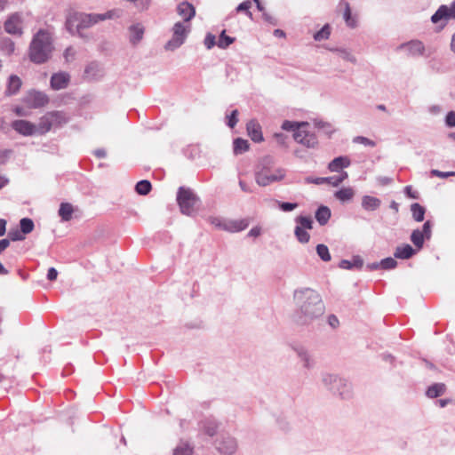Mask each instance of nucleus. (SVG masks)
<instances>
[{"label":"nucleus","instance_id":"f257e3e1","mask_svg":"<svg viewBox=\"0 0 455 455\" xmlns=\"http://www.w3.org/2000/svg\"><path fill=\"white\" fill-rule=\"evenodd\" d=\"M293 299L296 310L292 320L297 325H308L325 312V306L321 295L313 289H296L293 292Z\"/></svg>","mask_w":455,"mask_h":455},{"label":"nucleus","instance_id":"f03ea898","mask_svg":"<svg viewBox=\"0 0 455 455\" xmlns=\"http://www.w3.org/2000/svg\"><path fill=\"white\" fill-rule=\"evenodd\" d=\"M53 49L49 30H37L29 45V59L36 64H44L51 58Z\"/></svg>","mask_w":455,"mask_h":455},{"label":"nucleus","instance_id":"7ed1b4c3","mask_svg":"<svg viewBox=\"0 0 455 455\" xmlns=\"http://www.w3.org/2000/svg\"><path fill=\"white\" fill-rule=\"evenodd\" d=\"M113 12L106 13H86L77 11H69L66 15V28H89L99 24L100 21L111 19Z\"/></svg>","mask_w":455,"mask_h":455},{"label":"nucleus","instance_id":"20e7f679","mask_svg":"<svg viewBox=\"0 0 455 455\" xmlns=\"http://www.w3.org/2000/svg\"><path fill=\"white\" fill-rule=\"evenodd\" d=\"M323 386L333 395L342 400H349L352 395L351 384L339 375L324 373L322 376Z\"/></svg>","mask_w":455,"mask_h":455},{"label":"nucleus","instance_id":"39448f33","mask_svg":"<svg viewBox=\"0 0 455 455\" xmlns=\"http://www.w3.org/2000/svg\"><path fill=\"white\" fill-rule=\"evenodd\" d=\"M176 200L180 212L188 216L196 214L201 205L200 198L191 188L186 187L179 188Z\"/></svg>","mask_w":455,"mask_h":455},{"label":"nucleus","instance_id":"423d86ee","mask_svg":"<svg viewBox=\"0 0 455 455\" xmlns=\"http://www.w3.org/2000/svg\"><path fill=\"white\" fill-rule=\"evenodd\" d=\"M452 20H455V0L450 5H441L431 17L433 23H440L443 27Z\"/></svg>","mask_w":455,"mask_h":455},{"label":"nucleus","instance_id":"0eeeda50","mask_svg":"<svg viewBox=\"0 0 455 455\" xmlns=\"http://www.w3.org/2000/svg\"><path fill=\"white\" fill-rule=\"evenodd\" d=\"M432 235V222L427 220L423 226L422 230L414 229L410 236L411 243L417 250H420L424 246L425 240H429Z\"/></svg>","mask_w":455,"mask_h":455},{"label":"nucleus","instance_id":"6e6552de","mask_svg":"<svg viewBox=\"0 0 455 455\" xmlns=\"http://www.w3.org/2000/svg\"><path fill=\"white\" fill-rule=\"evenodd\" d=\"M23 102L32 108H38L45 106L49 102V97L42 92L30 90L23 98Z\"/></svg>","mask_w":455,"mask_h":455},{"label":"nucleus","instance_id":"1a4fd4ad","mask_svg":"<svg viewBox=\"0 0 455 455\" xmlns=\"http://www.w3.org/2000/svg\"><path fill=\"white\" fill-rule=\"evenodd\" d=\"M285 177V170L278 168L274 173L255 172V180L260 187H266L273 182L280 181Z\"/></svg>","mask_w":455,"mask_h":455},{"label":"nucleus","instance_id":"9d476101","mask_svg":"<svg viewBox=\"0 0 455 455\" xmlns=\"http://www.w3.org/2000/svg\"><path fill=\"white\" fill-rule=\"evenodd\" d=\"M215 447L220 453L231 455L235 452L237 443L234 437L228 435H221L220 437L216 440Z\"/></svg>","mask_w":455,"mask_h":455},{"label":"nucleus","instance_id":"9b49d317","mask_svg":"<svg viewBox=\"0 0 455 455\" xmlns=\"http://www.w3.org/2000/svg\"><path fill=\"white\" fill-rule=\"evenodd\" d=\"M31 16L28 12H14L4 22V28H20L28 26Z\"/></svg>","mask_w":455,"mask_h":455},{"label":"nucleus","instance_id":"f8f14e48","mask_svg":"<svg viewBox=\"0 0 455 455\" xmlns=\"http://www.w3.org/2000/svg\"><path fill=\"white\" fill-rule=\"evenodd\" d=\"M12 128L23 136H32L37 132L36 124L24 119L14 120L12 123Z\"/></svg>","mask_w":455,"mask_h":455},{"label":"nucleus","instance_id":"ddd939ff","mask_svg":"<svg viewBox=\"0 0 455 455\" xmlns=\"http://www.w3.org/2000/svg\"><path fill=\"white\" fill-rule=\"evenodd\" d=\"M293 351L296 353L297 356L303 363V367L306 369H312L315 365V361L313 358L309 350L302 346V345H294L292 346Z\"/></svg>","mask_w":455,"mask_h":455},{"label":"nucleus","instance_id":"4468645a","mask_svg":"<svg viewBox=\"0 0 455 455\" xmlns=\"http://www.w3.org/2000/svg\"><path fill=\"white\" fill-rule=\"evenodd\" d=\"M213 223L223 230L234 233L240 232L247 228L250 221L248 219H243L238 220H229L225 223H221L220 221H218V223Z\"/></svg>","mask_w":455,"mask_h":455},{"label":"nucleus","instance_id":"2eb2a0df","mask_svg":"<svg viewBox=\"0 0 455 455\" xmlns=\"http://www.w3.org/2000/svg\"><path fill=\"white\" fill-rule=\"evenodd\" d=\"M190 30H174V34L171 40H169L165 45L164 49L166 51H174L182 45L188 36V32Z\"/></svg>","mask_w":455,"mask_h":455},{"label":"nucleus","instance_id":"dca6fc26","mask_svg":"<svg viewBox=\"0 0 455 455\" xmlns=\"http://www.w3.org/2000/svg\"><path fill=\"white\" fill-rule=\"evenodd\" d=\"M69 75L65 72L55 73L52 76L50 80L51 87L53 90L65 89L69 83Z\"/></svg>","mask_w":455,"mask_h":455},{"label":"nucleus","instance_id":"f3484780","mask_svg":"<svg viewBox=\"0 0 455 455\" xmlns=\"http://www.w3.org/2000/svg\"><path fill=\"white\" fill-rule=\"evenodd\" d=\"M201 425L203 432L208 436L212 437L217 434L221 423L216 419L210 417L204 419Z\"/></svg>","mask_w":455,"mask_h":455},{"label":"nucleus","instance_id":"a211bd4d","mask_svg":"<svg viewBox=\"0 0 455 455\" xmlns=\"http://www.w3.org/2000/svg\"><path fill=\"white\" fill-rule=\"evenodd\" d=\"M248 135L254 142H261L264 140L260 125L255 121L251 120L246 124Z\"/></svg>","mask_w":455,"mask_h":455},{"label":"nucleus","instance_id":"6ab92c4d","mask_svg":"<svg viewBox=\"0 0 455 455\" xmlns=\"http://www.w3.org/2000/svg\"><path fill=\"white\" fill-rule=\"evenodd\" d=\"M418 250L414 249L409 243H403L401 246H397L394 252V256L395 259H409L417 254Z\"/></svg>","mask_w":455,"mask_h":455},{"label":"nucleus","instance_id":"aec40b11","mask_svg":"<svg viewBox=\"0 0 455 455\" xmlns=\"http://www.w3.org/2000/svg\"><path fill=\"white\" fill-rule=\"evenodd\" d=\"M351 161L347 156H339L331 160L328 164V169L333 172H339L344 168L350 165Z\"/></svg>","mask_w":455,"mask_h":455},{"label":"nucleus","instance_id":"412c9836","mask_svg":"<svg viewBox=\"0 0 455 455\" xmlns=\"http://www.w3.org/2000/svg\"><path fill=\"white\" fill-rule=\"evenodd\" d=\"M177 12L184 21H189L196 14L194 6L188 2L180 3L177 6Z\"/></svg>","mask_w":455,"mask_h":455},{"label":"nucleus","instance_id":"4be33fe9","mask_svg":"<svg viewBox=\"0 0 455 455\" xmlns=\"http://www.w3.org/2000/svg\"><path fill=\"white\" fill-rule=\"evenodd\" d=\"M331 217V209L326 205H320L315 212V219L320 226H325L330 220Z\"/></svg>","mask_w":455,"mask_h":455},{"label":"nucleus","instance_id":"5701e85b","mask_svg":"<svg viewBox=\"0 0 455 455\" xmlns=\"http://www.w3.org/2000/svg\"><path fill=\"white\" fill-rule=\"evenodd\" d=\"M22 84L21 79L16 75H11L8 78L5 94L8 96L15 95Z\"/></svg>","mask_w":455,"mask_h":455},{"label":"nucleus","instance_id":"b1692460","mask_svg":"<svg viewBox=\"0 0 455 455\" xmlns=\"http://www.w3.org/2000/svg\"><path fill=\"white\" fill-rule=\"evenodd\" d=\"M339 7L343 11V18L346 21L347 26L350 28L356 27L358 25L357 20L355 17L352 16L349 4L346 1H341L339 3Z\"/></svg>","mask_w":455,"mask_h":455},{"label":"nucleus","instance_id":"393cba45","mask_svg":"<svg viewBox=\"0 0 455 455\" xmlns=\"http://www.w3.org/2000/svg\"><path fill=\"white\" fill-rule=\"evenodd\" d=\"M447 387L444 383L437 382L430 385L426 390V395L429 398H437L446 392Z\"/></svg>","mask_w":455,"mask_h":455},{"label":"nucleus","instance_id":"a878e982","mask_svg":"<svg viewBox=\"0 0 455 455\" xmlns=\"http://www.w3.org/2000/svg\"><path fill=\"white\" fill-rule=\"evenodd\" d=\"M363 266V259L359 255H355L352 260L342 259L340 260L339 267L343 269L357 268L361 269Z\"/></svg>","mask_w":455,"mask_h":455},{"label":"nucleus","instance_id":"bb28decb","mask_svg":"<svg viewBox=\"0 0 455 455\" xmlns=\"http://www.w3.org/2000/svg\"><path fill=\"white\" fill-rule=\"evenodd\" d=\"M48 116L51 117L53 126H61L67 124L69 120V117L64 111H49Z\"/></svg>","mask_w":455,"mask_h":455},{"label":"nucleus","instance_id":"cd10ccee","mask_svg":"<svg viewBox=\"0 0 455 455\" xmlns=\"http://www.w3.org/2000/svg\"><path fill=\"white\" fill-rule=\"evenodd\" d=\"M381 204L380 199L371 196H363L362 198V207L366 211H376Z\"/></svg>","mask_w":455,"mask_h":455},{"label":"nucleus","instance_id":"c85d7f7f","mask_svg":"<svg viewBox=\"0 0 455 455\" xmlns=\"http://www.w3.org/2000/svg\"><path fill=\"white\" fill-rule=\"evenodd\" d=\"M249 148L250 143L247 140L237 137L233 140V152L235 156L245 153Z\"/></svg>","mask_w":455,"mask_h":455},{"label":"nucleus","instance_id":"c756f323","mask_svg":"<svg viewBox=\"0 0 455 455\" xmlns=\"http://www.w3.org/2000/svg\"><path fill=\"white\" fill-rule=\"evenodd\" d=\"M74 212L73 205L70 203H61L58 211L61 221L67 222L72 219Z\"/></svg>","mask_w":455,"mask_h":455},{"label":"nucleus","instance_id":"7c9ffc66","mask_svg":"<svg viewBox=\"0 0 455 455\" xmlns=\"http://www.w3.org/2000/svg\"><path fill=\"white\" fill-rule=\"evenodd\" d=\"M355 196V191L352 188H341L339 190L335 191L334 196L339 201L345 203L350 201Z\"/></svg>","mask_w":455,"mask_h":455},{"label":"nucleus","instance_id":"2f4dec72","mask_svg":"<svg viewBox=\"0 0 455 455\" xmlns=\"http://www.w3.org/2000/svg\"><path fill=\"white\" fill-rule=\"evenodd\" d=\"M52 126H53L52 122L51 120V117L48 116V112H47L44 116H43L40 118L39 123L36 125V128H37L36 133L44 134V133L48 132Z\"/></svg>","mask_w":455,"mask_h":455},{"label":"nucleus","instance_id":"473e14b6","mask_svg":"<svg viewBox=\"0 0 455 455\" xmlns=\"http://www.w3.org/2000/svg\"><path fill=\"white\" fill-rule=\"evenodd\" d=\"M401 47L407 49L409 51V52L413 55L422 54V52L424 51L423 44L418 40H412L407 44H403L401 45Z\"/></svg>","mask_w":455,"mask_h":455},{"label":"nucleus","instance_id":"72a5a7b5","mask_svg":"<svg viewBox=\"0 0 455 455\" xmlns=\"http://www.w3.org/2000/svg\"><path fill=\"white\" fill-rule=\"evenodd\" d=\"M411 212L415 221L421 222L424 220L426 213V208L424 206L419 203H414L411 205Z\"/></svg>","mask_w":455,"mask_h":455},{"label":"nucleus","instance_id":"f704fd0d","mask_svg":"<svg viewBox=\"0 0 455 455\" xmlns=\"http://www.w3.org/2000/svg\"><path fill=\"white\" fill-rule=\"evenodd\" d=\"M194 447L185 441H180V443L173 450V455H192Z\"/></svg>","mask_w":455,"mask_h":455},{"label":"nucleus","instance_id":"c9c22d12","mask_svg":"<svg viewBox=\"0 0 455 455\" xmlns=\"http://www.w3.org/2000/svg\"><path fill=\"white\" fill-rule=\"evenodd\" d=\"M152 190L151 182L148 180H141L135 185V192L140 196H147Z\"/></svg>","mask_w":455,"mask_h":455},{"label":"nucleus","instance_id":"e433bc0d","mask_svg":"<svg viewBox=\"0 0 455 455\" xmlns=\"http://www.w3.org/2000/svg\"><path fill=\"white\" fill-rule=\"evenodd\" d=\"M309 124L307 122H296V121H289L285 120L282 124V129L287 132H294L299 128H304L308 126Z\"/></svg>","mask_w":455,"mask_h":455},{"label":"nucleus","instance_id":"4c0bfd02","mask_svg":"<svg viewBox=\"0 0 455 455\" xmlns=\"http://www.w3.org/2000/svg\"><path fill=\"white\" fill-rule=\"evenodd\" d=\"M302 145L307 148H315L318 145V140L314 132H307L303 135Z\"/></svg>","mask_w":455,"mask_h":455},{"label":"nucleus","instance_id":"58836bf2","mask_svg":"<svg viewBox=\"0 0 455 455\" xmlns=\"http://www.w3.org/2000/svg\"><path fill=\"white\" fill-rule=\"evenodd\" d=\"M295 221H296L298 227H300L307 230L313 229L314 221H313V219L311 216L299 215V216L296 217Z\"/></svg>","mask_w":455,"mask_h":455},{"label":"nucleus","instance_id":"ea45409f","mask_svg":"<svg viewBox=\"0 0 455 455\" xmlns=\"http://www.w3.org/2000/svg\"><path fill=\"white\" fill-rule=\"evenodd\" d=\"M0 49L5 54H12L14 52L15 46L12 40L9 37H3L0 36Z\"/></svg>","mask_w":455,"mask_h":455},{"label":"nucleus","instance_id":"a19ab883","mask_svg":"<svg viewBox=\"0 0 455 455\" xmlns=\"http://www.w3.org/2000/svg\"><path fill=\"white\" fill-rule=\"evenodd\" d=\"M35 228V224L32 219L25 217L20 220V229L26 235L30 234Z\"/></svg>","mask_w":455,"mask_h":455},{"label":"nucleus","instance_id":"79ce46f5","mask_svg":"<svg viewBox=\"0 0 455 455\" xmlns=\"http://www.w3.org/2000/svg\"><path fill=\"white\" fill-rule=\"evenodd\" d=\"M314 124L315 128H317L319 131H322L329 138L334 132L332 125L328 122H324L322 120H315Z\"/></svg>","mask_w":455,"mask_h":455},{"label":"nucleus","instance_id":"37998d69","mask_svg":"<svg viewBox=\"0 0 455 455\" xmlns=\"http://www.w3.org/2000/svg\"><path fill=\"white\" fill-rule=\"evenodd\" d=\"M316 253L318 257L324 262H328L331 259V253L329 251V248L323 244L319 243L315 247Z\"/></svg>","mask_w":455,"mask_h":455},{"label":"nucleus","instance_id":"c03bdc74","mask_svg":"<svg viewBox=\"0 0 455 455\" xmlns=\"http://www.w3.org/2000/svg\"><path fill=\"white\" fill-rule=\"evenodd\" d=\"M226 31L227 30H221L219 36L217 45L221 49L228 48L235 41V37L226 35Z\"/></svg>","mask_w":455,"mask_h":455},{"label":"nucleus","instance_id":"a18cd8bd","mask_svg":"<svg viewBox=\"0 0 455 455\" xmlns=\"http://www.w3.org/2000/svg\"><path fill=\"white\" fill-rule=\"evenodd\" d=\"M294 235L297 240L301 243H307L310 240L309 233L307 231V229H304L300 227H295Z\"/></svg>","mask_w":455,"mask_h":455},{"label":"nucleus","instance_id":"49530a36","mask_svg":"<svg viewBox=\"0 0 455 455\" xmlns=\"http://www.w3.org/2000/svg\"><path fill=\"white\" fill-rule=\"evenodd\" d=\"M329 49L330 51H332V52H335L339 54V56L347 60V61H349V62H352V63H355L356 62V59L347 50V49H343V48H327Z\"/></svg>","mask_w":455,"mask_h":455},{"label":"nucleus","instance_id":"de8ad7c7","mask_svg":"<svg viewBox=\"0 0 455 455\" xmlns=\"http://www.w3.org/2000/svg\"><path fill=\"white\" fill-rule=\"evenodd\" d=\"M239 112L237 109H234L230 114L226 115V124L233 129L238 123Z\"/></svg>","mask_w":455,"mask_h":455},{"label":"nucleus","instance_id":"09e8293b","mask_svg":"<svg viewBox=\"0 0 455 455\" xmlns=\"http://www.w3.org/2000/svg\"><path fill=\"white\" fill-rule=\"evenodd\" d=\"M397 264V261L392 257L385 258L379 262V265L381 266V269L384 270L394 269L396 267Z\"/></svg>","mask_w":455,"mask_h":455},{"label":"nucleus","instance_id":"8fccbe9b","mask_svg":"<svg viewBox=\"0 0 455 455\" xmlns=\"http://www.w3.org/2000/svg\"><path fill=\"white\" fill-rule=\"evenodd\" d=\"M276 204L278 205V208L284 212H289L294 211L296 208H298L299 204L298 203H291V202H282V201H276Z\"/></svg>","mask_w":455,"mask_h":455},{"label":"nucleus","instance_id":"3c124183","mask_svg":"<svg viewBox=\"0 0 455 455\" xmlns=\"http://www.w3.org/2000/svg\"><path fill=\"white\" fill-rule=\"evenodd\" d=\"M132 33L129 36L130 43L132 45H137L143 38L145 30H131Z\"/></svg>","mask_w":455,"mask_h":455},{"label":"nucleus","instance_id":"603ef678","mask_svg":"<svg viewBox=\"0 0 455 455\" xmlns=\"http://www.w3.org/2000/svg\"><path fill=\"white\" fill-rule=\"evenodd\" d=\"M7 239H9L10 242L22 241L25 239V235L20 231V229H12L9 231Z\"/></svg>","mask_w":455,"mask_h":455},{"label":"nucleus","instance_id":"864d4df0","mask_svg":"<svg viewBox=\"0 0 455 455\" xmlns=\"http://www.w3.org/2000/svg\"><path fill=\"white\" fill-rule=\"evenodd\" d=\"M98 67L99 66L96 62L89 63L84 69V74L88 76H96L98 72Z\"/></svg>","mask_w":455,"mask_h":455},{"label":"nucleus","instance_id":"5fc2aeb1","mask_svg":"<svg viewBox=\"0 0 455 455\" xmlns=\"http://www.w3.org/2000/svg\"><path fill=\"white\" fill-rule=\"evenodd\" d=\"M275 164V159L271 156H265L259 160V167L271 168Z\"/></svg>","mask_w":455,"mask_h":455},{"label":"nucleus","instance_id":"6e6d98bb","mask_svg":"<svg viewBox=\"0 0 455 455\" xmlns=\"http://www.w3.org/2000/svg\"><path fill=\"white\" fill-rule=\"evenodd\" d=\"M430 175L435 177H439L442 179H446L449 177L455 176V172H441L436 169H433L430 171Z\"/></svg>","mask_w":455,"mask_h":455},{"label":"nucleus","instance_id":"4d7b16f0","mask_svg":"<svg viewBox=\"0 0 455 455\" xmlns=\"http://www.w3.org/2000/svg\"><path fill=\"white\" fill-rule=\"evenodd\" d=\"M204 43L207 49H212L213 46L217 45L218 40H216V36L214 35L208 33Z\"/></svg>","mask_w":455,"mask_h":455},{"label":"nucleus","instance_id":"13d9d810","mask_svg":"<svg viewBox=\"0 0 455 455\" xmlns=\"http://www.w3.org/2000/svg\"><path fill=\"white\" fill-rule=\"evenodd\" d=\"M353 141L355 143H361V144H363L365 146H369L371 148L376 146L375 141H373L366 137H363V136H357V137L354 138Z\"/></svg>","mask_w":455,"mask_h":455},{"label":"nucleus","instance_id":"bf43d9fd","mask_svg":"<svg viewBox=\"0 0 455 455\" xmlns=\"http://www.w3.org/2000/svg\"><path fill=\"white\" fill-rule=\"evenodd\" d=\"M331 36V30H317L313 37L315 41H321L323 39H328Z\"/></svg>","mask_w":455,"mask_h":455},{"label":"nucleus","instance_id":"052dcab7","mask_svg":"<svg viewBox=\"0 0 455 455\" xmlns=\"http://www.w3.org/2000/svg\"><path fill=\"white\" fill-rule=\"evenodd\" d=\"M305 182L307 184H315V185H321V184H324L325 183V180H324V177H312V176H307L305 178Z\"/></svg>","mask_w":455,"mask_h":455},{"label":"nucleus","instance_id":"680f3d73","mask_svg":"<svg viewBox=\"0 0 455 455\" xmlns=\"http://www.w3.org/2000/svg\"><path fill=\"white\" fill-rule=\"evenodd\" d=\"M445 124L448 127H455V112L450 111L445 116Z\"/></svg>","mask_w":455,"mask_h":455},{"label":"nucleus","instance_id":"e2e57ef3","mask_svg":"<svg viewBox=\"0 0 455 455\" xmlns=\"http://www.w3.org/2000/svg\"><path fill=\"white\" fill-rule=\"evenodd\" d=\"M306 132H307V131L302 130V128H299V129H297V130L293 132V134H292L294 140H295L296 142L299 143V144H302V141H303V135H304V133H306Z\"/></svg>","mask_w":455,"mask_h":455},{"label":"nucleus","instance_id":"0e129e2a","mask_svg":"<svg viewBox=\"0 0 455 455\" xmlns=\"http://www.w3.org/2000/svg\"><path fill=\"white\" fill-rule=\"evenodd\" d=\"M327 322L332 329H336L339 325V321L338 317L333 314H331L328 316Z\"/></svg>","mask_w":455,"mask_h":455},{"label":"nucleus","instance_id":"69168bd1","mask_svg":"<svg viewBox=\"0 0 455 455\" xmlns=\"http://www.w3.org/2000/svg\"><path fill=\"white\" fill-rule=\"evenodd\" d=\"M251 7V2L250 0L243 1L236 7V12H246Z\"/></svg>","mask_w":455,"mask_h":455},{"label":"nucleus","instance_id":"338daca9","mask_svg":"<svg viewBox=\"0 0 455 455\" xmlns=\"http://www.w3.org/2000/svg\"><path fill=\"white\" fill-rule=\"evenodd\" d=\"M404 194L409 198H412V199H418L419 198V194L417 192L412 191L411 186H406L404 188Z\"/></svg>","mask_w":455,"mask_h":455},{"label":"nucleus","instance_id":"774afa93","mask_svg":"<svg viewBox=\"0 0 455 455\" xmlns=\"http://www.w3.org/2000/svg\"><path fill=\"white\" fill-rule=\"evenodd\" d=\"M58 277V271L55 267H52L47 271V279L51 282L55 281Z\"/></svg>","mask_w":455,"mask_h":455}]
</instances>
